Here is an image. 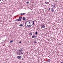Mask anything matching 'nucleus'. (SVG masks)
Masks as SVG:
<instances>
[{
    "label": "nucleus",
    "instance_id": "nucleus-1",
    "mask_svg": "<svg viewBox=\"0 0 63 63\" xmlns=\"http://www.w3.org/2000/svg\"><path fill=\"white\" fill-rule=\"evenodd\" d=\"M23 50L22 49L19 50L17 51V53L18 54H23V53H22Z\"/></svg>",
    "mask_w": 63,
    "mask_h": 63
},
{
    "label": "nucleus",
    "instance_id": "nucleus-2",
    "mask_svg": "<svg viewBox=\"0 0 63 63\" xmlns=\"http://www.w3.org/2000/svg\"><path fill=\"white\" fill-rule=\"evenodd\" d=\"M27 22H29L28 23H29V24H30L29 25H27V26H28V27H29V26H30V24L31 23H30V22L29 21H26V22L25 23V25L26 27H27V26H26V23H27Z\"/></svg>",
    "mask_w": 63,
    "mask_h": 63
},
{
    "label": "nucleus",
    "instance_id": "nucleus-3",
    "mask_svg": "<svg viewBox=\"0 0 63 63\" xmlns=\"http://www.w3.org/2000/svg\"><path fill=\"white\" fill-rule=\"evenodd\" d=\"M51 6L53 8H54L55 7V5L54 4H51Z\"/></svg>",
    "mask_w": 63,
    "mask_h": 63
},
{
    "label": "nucleus",
    "instance_id": "nucleus-4",
    "mask_svg": "<svg viewBox=\"0 0 63 63\" xmlns=\"http://www.w3.org/2000/svg\"><path fill=\"white\" fill-rule=\"evenodd\" d=\"M51 11L52 12H54V9L53 8H51Z\"/></svg>",
    "mask_w": 63,
    "mask_h": 63
},
{
    "label": "nucleus",
    "instance_id": "nucleus-5",
    "mask_svg": "<svg viewBox=\"0 0 63 63\" xmlns=\"http://www.w3.org/2000/svg\"><path fill=\"white\" fill-rule=\"evenodd\" d=\"M17 58L18 59H21V57L20 56H17Z\"/></svg>",
    "mask_w": 63,
    "mask_h": 63
},
{
    "label": "nucleus",
    "instance_id": "nucleus-6",
    "mask_svg": "<svg viewBox=\"0 0 63 63\" xmlns=\"http://www.w3.org/2000/svg\"><path fill=\"white\" fill-rule=\"evenodd\" d=\"M41 28H44L45 27V26L44 25H42L41 26Z\"/></svg>",
    "mask_w": 63,
    "mask_h": 63
},
{
    "label": "nucleus",
    "instance_id": "nucleus-7",
    "mask_svg": "<svg viewBox=\"0 0 63 63\" xmlns=\"http://www.w3.org/2000/svg\"><path fill=\"white\" fill-rule=\"evenodd\" d=\"M32 38H37V36L35 35L33 36H32Z\"/></svg>",
    "mask_w": 63,
    "mask_h": 63
},
{
    "label": "nucleus",
    "instance_id": "nucleus-8",
    "mask_svg": "<svg viewBox=\"0 0 63 63\" xmlns=\"http://www.w3.org/2000/svg\"><path fill=\"white\" fill-rule=\"evenodd\" d=\"M25 17H23L22 18V19L23 20H25Z\"/></svg>",
    "mask_w": 63,
    "mask_h": 63
},
{
    "label": "nucleus",
    "instance_id": "nucleus-9",
    "mask_svg": "<svg viewBox=\"0 0 63 63\" xmlns=\"http://www.w3.org/2000/svg\"><path fill=\"white\" fill-rule=\"evenodd\" d=\"M17 21H21V19H17Z\"/></svg>",
    "mask_w": 63,
    "mask_h": 63
},
{
    "label": "nucleus",
    "instance_id": "nucleus-10",
    "mask_svg": "<svg viewBox=\"0 0 63 63\" xmlns=\"http://www.w3.org/2000/svg\"><path fill=\"white\" fill-rule=\"evenodd\" d=\"M34 23H35V21H32V24H33V25H34Z\"/></svg>",
    "mask_w": 63,
    "mask_h": 63
},
{
    "label": "nucleus",
    "instance_id": "nucleus-11",
    "mask_svg": "<svg viewBox=\"0 0 63 63\" xmlns=\"http://www.w3.org/2000/svg\"><path fill=\"white\" fill-rule=\"evenodd\" d=\"M19 26H20L21 27L23 26V25L21 24L20 25H19Z\"/></svg>",
    "mask_w": 63,
    "mask_h": 63
},
{
    "label": "nucleus",
    "instance_id": "nucleus-12",
    "mask_svg": "<svg viewBox=\"0 0 63 63\" xmlns=\"http://www.w3.org/2000/svg\"><path fill=\"white\" fill-rule=\"evenodd\" d=\"M47 62H50V60L49 59V60H48L47 61Z\"/></svg>",
    "mask_w": 63,
    "mask_h": 63
},
{
    "label": "nucleus",
    "instance_id": "nucleus-13",
    "mask_svg": "<svg viewBox=\"0 0 63 63\" xmlns=\"http://www.w3.org/2000/svg\"><path fill=\"white\" fill-rule=\"evenodd\" d=\"M37 33H38V32L36 31L35 32V35H37Z\"/></svg>",
    "mask_w": 63,
    "mask_h": 63
},
{
    "label": "nucleus",
    "instance_id": "nucleus-14",
    "mask_svg": "<svg viewBox=\"0 0 63 63\" xmlns=\"http://www.w3.org/2000/svg\"><path fill=\"white\" fill-rule=\"evenodd\" d=\"M13 42V40H11V41L10 42V43H12V42Z\"/></svg>",
    "mask_w": 63,
    "mask_h": 63
},
{
    "label": "nucleus",
    "instance_id": "nucleus-15",
    "mask_svg": "<svg viewBox=\"0 0 63 63\" xmlns=\"http://www.w3.org/2000/svg\"><path fill=\"white\" fill-rule=\"evenodd\" d=\"M22 18V17H19V19H21V18Z\"/></svg>",
    "mask_w": 63,
    "mask_h": 63
},
{
    "label": "nucleus",
    "instance_id": "nucleus-16",
    "mask_svg": "<svg viewBox=\"0 0 63 63\" xmlns=\"http://www.w3.org/2000/svg\"><path fill=\"white\" fill-rule=\"evenodd\" d=\"M45 4H47V2H45Z\"/></svg>",
    "mask_w": 63,
    "mask_h": 63
},
{
    "label": "nucleus",
    "instance_id": "nucleus-17",
    "mask_svg": "<svg viewBox=\"0 0 63 63\" xmlns=\"http://www.w3.org/2000/svg\"><path fill=\"white\" fill-rule=\"evenodd\" d=\"M25 13L22 14V15H25Z\"/></svg>",
    "mask_w": 63,
    "mask_h": 63
},
{
    "label": "nucleus",
    "instance_id": "nucleus-18",
    "mask_svg": "<svg viewBox=\"0 0 63 63\" xmlns=\"http://www.w3.org/2000/svg\"><path fill=\"white\" fill-rule=\"evenodd\" d=\"M34 43L35 44H36V43H37V42L36 41H34Z\"/></svg>",
    "mask_w": 63,
    "mask_h": 63
},
{
    "label": "nucleus",
    "instance_id": "nucleus-19",
    "mask_svg": "<svg viewBox=\"0 0 63 63\" xmlns=\"http://www.w3.org/2000/svg\"><path fill=\"white\" fill-rule=\"evenodd\" d=\"M32 33H30V35H32Z\"/></svg>",
    "mask_w": 63,
    "mask_h": 63
},
{
    "label": "nucleus",
    "instance_id": "nucleus-20",
    "mask_svg": "<svg viewBox=\"0 0 63 63\" xmlns=\"http://www.w3.org/2000/svg\"><path fill=\"white\" fill-rule=\"evenodd\" d=\"M24 59L23 58L22 59H21V60H22V61H23V60Z\"/></svg>",
    "mask_w": 63,
    "mask_h": 63
},
{
    "label": "nucleus",
    "instance_id": "nucleus-21",
    "mask_svg": "<svg viewBox=\"0 0 63 63\" xmlns=\"http://www.w3.org/2000/svg\"><path fill=\"white\" fill-rule=\"evenodd\" d=\"M27 4H28L29 3V2H28V1L27 2Z\"/></svg>",
    "mask_w": 63,
    "mask_h": 63
},
{
    "label": "nucleus",
    "instance_id": "nucleus-22",
    "mask_svg": "<svg viewBox=\"0 0 63 63\" xmlns=\"http://www.w3.org/2000/svg\"><path fill=\"white\" fill-rule=\"evenodd\" d=\"M17 21V20H15V21Z\"/></svg>",
    "mask_w": 63,
    "mask_h": 63
},
{
    "label": "nucleus",
    "instance_id": "nucleus-23",
    "mask_svg": "<svg viewBox=\"0 0 63 63\" xmlns=\"http://www.w3.org/2000/svg\"><path fill=\"white\" fill-rule=\"evenodd\" d=\"M61 63H63V62H61Z\"/></svg>",
    "mask_w": 63,
    "mask_h": 63
},
{
    "label": "nucleus",
    "instance_id": "nucleus-24",
    "mask_svg": "<svg viewBox=\"0 0 63 63\" xmlns=\"http://www.w3.org/2000/svg\"><path fill=\"white\" fill-rule=\"evenodd\" d=\"M21 41H20L19 42V43H21Z\"/></svg>",
    "mask_w": 63,
    "mask_h": 63
},
{
    "label": "nucleus",
    "instance_id": "nucleus-25",
    "mask_svg": "<svg viewBox=\"0 0 63 63\" xmlns=\"http://www.w3.org/2000/svg\"><path fill=\"white\" fill-rule=\"evenodd\" d=\"M20 15H22V14H20Z\"/></svg>",
    "mask_w": 63,
    "mask_h": 63
},
{
    "label": "nucleus",
    "instance_id": "nucleus-26",
    "mask_svg": "<svg viewBox=\"0 0 63 63\" xmlns=\"http://www.w3.org/2000/svg\"><path fill=\"white\" fill-rule=\"evenodd\" d=\"M50 8H49L48 9V10H50Z\"/></svg>",
    "mask_w": 63,
    "mask_h": 63
},
{
    "label": "nucleus",
    "instance_id": "nucleus-27",
    "mask_svg": "<svg viewBox=\"0 0 63 63\" xmlns=\"http://www.w3.org/2000/svg\"><path fill=\"white\" fill-rule=\"evenodd\" d=\"M31 27V26H30V27Z\"/></svg>",
    "mask_w": 63,
    "mask_h": 63
},
{
    "label": "nucleus",
    "instance_id": "nucleus-28",
    "mask_svg": "<svg viewBox=\"0 0 63 63\" xmlns=\"http://www.w3.org/2000/svg\"><path fill=\"white\" fill-rule=\"evenodd\" d=\"M1 1V0H0V1Z\"/></svg>",
    "mask_w": 63,
    "mask_h": 63
},
{
    "label": "nucleus",
    "instance_id": "nucleus-29",
    "mask_svg": "<svg viewBox=\"0 0 63 63\" xmlns=\"http://www.w3.org/2000/svg\"><path fill=\"white\" fill-rule=\"evenodd\" d=\"M30 21H31V20H30Z\"/></svg>",
    "mask_w": 63,
    "mask_h": 63
}]
</instances>
